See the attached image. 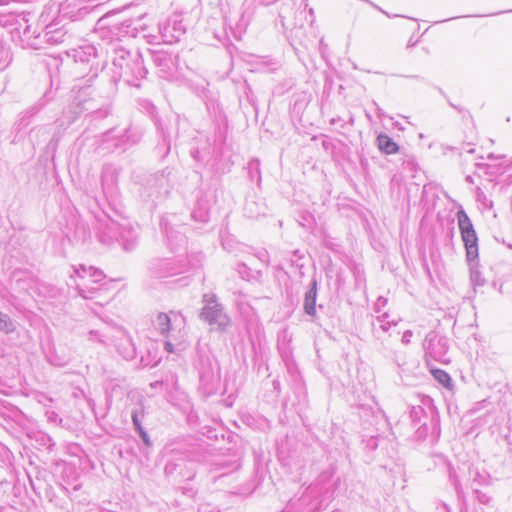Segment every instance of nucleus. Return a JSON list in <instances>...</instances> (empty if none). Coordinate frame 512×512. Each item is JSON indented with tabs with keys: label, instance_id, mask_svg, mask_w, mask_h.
Listing matches in <instances>:
<instances>
[{
	"label": "nucleus",
	"instance_id": "nucleus-7",
	"mask_svg": "<svg viewBox=\"0 0 512 512\" xmlns=\"http://www.w3.org/2000/svg\"><path fill=\"white\" fill-rule=\"evenodd\" d=\"M133 422L136 426H139V421L136 415L133 416Z\"/></svg>",
	"mask_w": 512,
	"mask_h": 512
},
{
	"label": "nucleus",
	"instance_id": "nucleus-1",
	"mask_svg": "<svg viewBox=\"0 0 512 512\" xmlns=\"http://www.w3.org/2000/svg\"><path fill=\"white\" fill-rule=\"evenodd\" d=\"M457 220L467 258L468 260H474L478 256V237L474 226L464 210L457 212Z\"/></svg>",
	"mask_w": 512,
	"mask_h": 512
},
{
	"label": "nucleus",
	"instance_id": "nucleus-4",
	"mask_svg": "<svg viewBox=\"0 0 512 512\" xmlns=\"http://www.w3.org/2000/svg\"><path fill=\"white\" fill-rule=\"evenodd\" d=\"M157 327L162 334H166L170 331L171 322L167 314L160 313L157 316Z\"/></svg>",
	"mask_w": 512,
	"mask_h": 512
},
{
	"label": "nucleus",
	"instance_id": "nucleus-5",
	"mask_svg": "<svg viewBox=\"0 0 512 512\" xmlns=\"http://www.w3.org/2000/svg\"><path fill=\"white\" fill-rule=\"evenodd\" d=\"M305 310L308 314H314L315 313V303H314V299L310 302L309 301V298L307 297L306 298V302H305Z\"/></svg>",
	"mask_w": 512,
	"mask_h": 512
},
{
	"label": "nucleus",
	"instance_id": "nucleus-3",
	"mask_svg": "<svg viewBox=\"0 0 512 512\" xmlns=\"http://www.w3.org/2000/svg\"><path fill=\"white\" fill-rule=\"evenodd\" d=\"M431 373L432 375L434 376V378L440 383L442 384L444 387L446 388H450L452 385H451V378L449 376V374L442 370V369H431Z\"/></svg>",
	"mask_w": 512,
	"mask_h": 512
},
{
	"label": "nucleus",
	"instance_id": "nucleus-2",
	"mask_svg": "<svg viewBox=\"0 0 512 512\" xmlns=\"http://www.w3.org/2000/svg\"><path fill=\"white\" fill-rule=\"evenodd\" d=\"M377 144L380 151L385 154H396L399 151V146L393 141L391 137L386 134H380L377 137Z\"/></svg>",
	"mask_w": 512,
	"mask_h": 512
},
{
	"label": "nucleus",
	"instance_id": "nucleus-6",
	"mask_svg": "<svg viewBox=\"0 0 512 512\" xmlns=\"http://www.w3.org/2000/svg\"><path fill=\"white\" fill-rule=\"evenodd\" d=\"M166 348L169 352H173L172 345L170 343H166Z\"/></svg>",
	"mask_w": 512,
	"mask_h": 512
}]
</instances>
